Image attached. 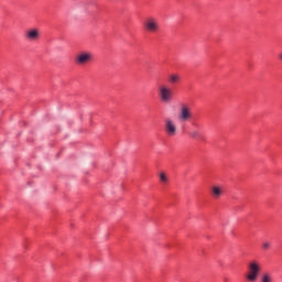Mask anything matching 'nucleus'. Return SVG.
I'll return each instance as SVG.
<instances>
[{"instance_id": "obj_1", "label": "nucleus", "mask_w": 282, "mask_h": 282, "mask_svg": "<svg viewBox=\"0 0 282 282\" xmlns=\"http://www.w3.org/2000/svg\"><path fill=\"white\" fill-rule=\"evenodd\" d=\"M259 274H261V263H259V261L253 260L248 265L246 279L249 282H256L257 279H259Z\"/></svg>"}, {"instance_id": "obj_14", "label": "nucleus", "mask_w": 282, "mask_h": 282, "mask_svg": "<svg viewBox=\"0 0 282 282\" xmlns=\"http://www.w3.org/2000/svg\"><path fill=\"white\" fill-rule=\"evenodd\" d=\"M279 58H280V61H282V53H280Z\"/></svg>"}, {"instance_id": "obj_9", "label": "nucleus", "mask_w": 282, "mask_h": 282, "mask_svg": "<svg viewBox=\"0 0 282 282\" xmlns=\"http://www.w3.org/2000/svg\"><path fill=\"white\" fill-rule=\"evenodd\" d=\"M189 138H192V140H202V132H199L198 130H192L188 132Z\"/></svg>"}, {"instance_id": "obj_6", "label": "nucleus", "mask_w": 282, "mask_h": 282, "mask_svg": "<svg viewBox=\"0 0 282 282\" xmlns=\"http://www.w3.org/2000/svg\"><path fill=\"white\" fill-rule=\"evenodd\" d=\"M94 61V54L91 52H80L75 57V63L77 65H87V63H91Z\"/></svg>"}, {"instance_id": "obj_13", "label": "nucleus", "mask_w": 282, "mask_h": 282, "mask_svg": "<svg viewBox=\"0 0 282 282\" xmlns=\"http://www.w3.org/2000/svg\"><path fill=\"white\" fill-rule=\"evenodd\" d=\"M270 246H271V243L268 241L262 243L263 250H270Z\"/></svg>"}, {"instance_id": "obj_3", "label": "nucleus", "mask_w": 282, "mask_h": 282, "mask_svg": "<svg viewBox=\"0 0 282 282\" xmlns=\"http://www.w3.org/2000/svg\"><path fill=\"white\" fill-rule=\"evenodd\" d=\"M143 28L145 32L155 34L156 32H160V22L158 21V19L150 17L143 22Z\"/></svg>"}, {"instance_id": "obj_4", "label": "nucleus", "mask_w": 282, "mask_h": 282, "mask_svg": "<svg viewBox=\"0 0 282 282\" xmlns=\"http://www.w3.org/2000/svg\"><path fill=\"white\" fill-rule=\"evenodd\" d=\"M159 98L162 102H171L173 100V90L166 85L161 86L159 88Z\"/></svg>"}, {"instance_id": "obj_5", "label": "nucleus", "mask_w": 282, "mask_h": 282, "mask_svg": "<svg viewBox=\"0 0 282 282\" xmlns=\"http://www.w3.org/2000/svg\"><path fill=\"white\" fill-rule=\"evenodd\" d=\"M164 131L169 138H175L177 135V124L171 118H166L164 121Z\"/></svg>"}, {"instance_id": "obj_12", "label": "nucleus", "mask_w": 282, "mask_h": 282, "mask_svg": "<svg viewBox=\"0 0 282 282\" xmlns=\"http://www.w3.org/2000/svg\"><path fill=\"white\" fill-rule=\"evenodd\" d=\"M261 282H272V274L263 273V275L261 278Z\"/></svg>"}, {"instance_id": "obj_8", "label": "nucleus", "mask_w": 282, "mask_h": 282, "mask_svg": "<svg viewBox=\"0 0 282 282\" xmlns=\"http://www.w3.org/2000/svg\"><path fill=\"white\" fill-rule=\"evenodd\" d=\"M223 194H224V188H221L220 186L212 187V195L215 199H219Z\"/></svg>"}, {"instance_id": "obj_2", "label": "nucleus", "mask_w": 282, "mask_h": 282, "mask_svg": "<svg viewBox=\"0 0 282 282\" xmlns=\"http://www.w3.org/2000/svg\"><path fill=\"white\" fill-rule=\"evenodd\" d=\"M178 122H191L193 120V109L188 105H181L177 113Z\"/></svg>"}, {"instance_id": "obj_11", "label": "nucleus", "mask_w": 282, "mask_h": 282, "mask_svg": "<svg viewBox=\"0 0 282 282\" xmlns=\"http://www.w3.org/2000/svg\"><path fill=\"white\" fill-rule=\"evenodd\" d=\"M159 180H160L161 184H169V176L164 172H161L159 174Z\"/></svg>"}, {"instance_id": "obj_7", "label": "nucleus", "mask_w": 282, "mask_h": 282, "mask_svg": "<svg viewBox=\"0 0 282 282\" xmlns=\"http://www.w3.org/2000/svg\"><path fill=\"white\" fill-rule=\"evenodd\" d=\"M24 39H26V41H29V43H34V42L39 41V39H41V30H39L36 28L29 29L24 33Z\"/></svg>"}, {"instance_id": "obj_10", "label": "nucleus", "mask_w": 282, "mask_h": 282, "mask_svg": "<svg viewBox=\"0 0 282 282\" xmlns=\"http://www.w3.org/2000/svg\"><path fill=\"white\" fill-rule=\"evenodd\" d=\"M178 80H180V75L178 74L169 75V83L171 85H175Z\"/></svg>"}]
</instances>
